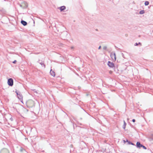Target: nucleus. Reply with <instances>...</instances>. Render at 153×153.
<instances>
[{
    "instance_id": "16",
    "label": "nucleus",
    "mask_w": 153,
    "mask_h": 153,
    "mask_svg": "<svg viewBox=\"0 0 153 153\" xmlns=\"http://www.w3.org/2000/svg\"><path fill=\"white\" fill-rule=\"evenodd\" d=\"M112 72L111 71H109V73L110 74H111L112 73Z\"/></svg>"
},
{
    "instance_id": "10",
    "label": "nucleus",
    "mask_w": 153,
    "mask_h": 153,
    "mask_svg": "<svg viewBox=\"0 0 153 153\" xmlns=\"http://www.w3.org/2000/svg\"><path fill=\"white\" fill-rule=\"evenodd\" d=\"M126 122H125V121H124V125H123V128L125 129V128H126Z\"/></svg>"
},
{
    "instance_id": "20",
    "label": "nucleus",
    "mask_w": 153,
    "mask_h": 153,
    "mask_svg": "<svg viewBox=\"0 0 153 153\" xmlns=\"http://www.w3.org/2000/svg\"><path fill=\"white\" fill-rule=\"evenodd\" d=\"M18 98H19V95H18Z\"/></svg>"
},
{
    "instance_id": "15",
    "label": "nucleus",
    "mask_w": 153,
    "mask_h": 153,
    "mask_svg": "<svg viewBox=\"0 0 153 153\" xmlns=\"http://www.w3.org/2000/svg\"><path fill=\"white\" fill-rule=\"evenodd\" d=\"M135 119H133V120H132V122H135Z\"/></svg>"
},
{
    "instance_id": "4",
    "label": "nucleus",
    "mask_w": 153,
    "mask_h": 153,
    "mask_svg": "<svg viewBox=\"0 0 153 153\" xmlns=\"http://www.w3.org/2000/svg\"><path fill=\"white\" fill-rule=\"evenodd\" d=\"M108 65L109 67L111 68H113L114 67V64L110 61L108 62Z\"/></svg>"
},
{
    "instance_id": "9",
    "label": "nucleus",
    "mask_w": 153,
    "mask_h": 153,
    "mask_svg": "<svg viewBox=\"0 0 153 153\" xmlns=\"http://www.w3.org/2000/svg\"><path fill=\"white\" fill-rule=\"evenodd\" d=\"M65 9V6H62L60 7V10L61 11Z\"/></svg>"
},
{
    "instance_id": "6",
    "label": "nucleus",
    "mask_w": 153,
    "mask_h": 153,
    "mask_svg": "<svg viewBox=\"0 0 153 153\" xmlns=\"http://www.w3.org/2000/svg\"><path fill=\"white\" fill-rule=\"evenodd\" d=\"M136 145H137V146L139 148L142 147V145H143L141 144L139 142H137V143Z\"/></svg>"
},
{
    "instance_id": "21",
    "label": "nucleus",
    "mask_w": 153,
    "mask_h": 153,
    "mask_svg": "<svg viewBox=\"0 0 153 153\" xmlns=\"http://www.w3.org/2000/svg\"><path fill=\"white\" fill-rule=\"evenodd\" d=\"M19 95V96H20V97H21L20 95Z\"/></svg>"
},
{
    "instance_id": "17",
    "label": "nucleus",
    "mask_w": 153,
    "mask_h": 153,
    "mask_svg": "<svg viewBox=\"0 0 153 153\" xmlns=\"http://www.w3.org/2000/svg\"><path fill=\"white\" fill-rule=\"evenodd\" d=\"M135 45H138V44H137V43H135Z\"/></svg>"
},
{
    "instance_id": "13",
    "label": "nucleus",
    "mask_w": 153,
    "mask_h": 153,
    "mask_svg": "<svg viewBox=\"0 0 153 153\" xmlns=\"http://www.w3.org/2000/svg\"><path fill=\"white\" fill-rule=\"evenodd\" d=\"M142 147H143L144 149H146V148L144 146L142 145Z\"/></svg>"
},
{
    "instance_id": "7",
    "label": "nucleus",
    "mask_w": 153,
    "mask_h": 153,
    "mask_svg": "<svg viewBox=\"0 0 153 153\" xmlns=\"http://www.w3.org/2000/svg\"><path fill=\"white\" fill-rule=\"evenodd\" d=\"M50 73L51 74V75H52V76H55V72L53 71H52L51 70L50 71Z\"/></svg>"
},
{
    "instance_id": "1",
    "label": "nucleus",
    "mask_w": 153,
    "mask_h": 153,
    "mask_svg": "<svg viewBox=\"0 0 153 153\" xmlns=\"http://www.w3.org/2000/svg\"><path fill=\"white\" fill-rule=\"evenodd\" d=\"M26 104L27 107L28 108H32L34 106L35 102L33 100L29 99L26 102Z\"/></svg>"
},
{
    "instance_id": "14",
    "label": "nucleus",
    "mask_w": 153,
    "mask_h": 153,
    "mask_svg": "<svg viewBox=\"0 0 153 153\" xmlns=\"http://www.w3.org/2000/svg\"><path fill=\"white\" fill-rule=\"evenodd\" d=\"M16 60H15L13 62V63H16Z\"/></svg>"
},
{
    "instance_id": "8",
    "label": "nucleus",
    "mask_w": 153,
    "mask_h": 153,
    "mask_svg": "<svg viewBox=\"0 0 153 153\" xmlns=\"http://www.w3.org/2000/svg\"><path fill=\"white\" fill-rule=\"evenodd\" d=\"M21 23L24 26H25L27 24V22L23 20H22L21 21Z\"/></svg>"
},
{
    "instance_id": "3",
    "label": "nucleus",
    "mask_w": 153,
    "mask_h": 153,
    "mask_svg": "<svg viewBox=\"0 0 153 153\" xmlns=\"http://www.w3.org/2000/svg\"><path fill=\"white\" fill-rule=\"evenodd\" d=\"M8 84L9 85L12 86L13 85V80L11 78H10L8 80Z\"/></svg>"
},
{
    "instance_id": "18",
    "label": "nucleus",
    "mask_w": 153,
    "mask_h": 153,
    "mask_svg": "<svg viewBox=\"0 0 153 153\" xmlns=\"http://www.w3.org/2000/svg\"><path fill=\"white\" fill-rule=\"evenodd\" d=\"M21 100H21V102H22V103H23V100H22V99Z\"/></svg>"
},
{
    "instance_id": "5",
    "label": "nucleus",
    "mask_w": 153,
    "mask_h": 153,
    "mask_svg": "<svg viewBox=\"0 0 153 153\" xmlns=\"http://www.w3.org/2000/svg\"><path fill=\"white\" fill-rule=\"evenodd\" d=\"M0 153H9V151L7 149H3L1 151Z\"/></svg>"
},
{
    "instance_id": "12",
    "label": "nucleus",
    "mask_w": 153,
    "mask_h": 153,
    "mask_svg": "<svg viewBox=\"0 0 153 153\" xmlns=\"http://www.w3.org/2000/svg\"><path fill=\"white\" fill-rule=\"evenodd\" d=\"M145 4L146 5H147L149 4V2L148 1H146L145 2Z\"/></svg>"
},
{
    "instance_id": "11",
    "label": "nucleus",
    "mask_w": 153,
    "mask_h": 153,
    "mask_svg": "<svg viewBox=\"0 0 153 153\" xmlns=\"http://www.w3.org/2000/svg\"><path fill=\"white\" fill-rule=\"evenodd\" d=\"M144 13V11L143 10H141L140 12V14H143Z\"/></svg>"
},
{
    "instance_id": "2",
    "label": "nucleus",
    "mask_w": 153,
    "mask_h": 153,
    "mask_svg": "<svg viewBox=\"0 0 153 153\" xmlns=\"http://www.w3.org/2000/svg\"><path fill=\"white\" fill-rule=\"evenodd\" d=\"M111 57L113 61H115L116 60V56L114 53H111Z\"/></svg>"
},
{
    "instance_id": "19",
    "label": "nucleus",
    "mask_w": 153,
    "mask_h": 153,
    "mask_svg": "<svg viewBox=\"0 0 153 153\" xmlns=\"http://www.w3.org/2000/svg\"><path fill=\"white\" fill-rule=\"evenodd\" d=\"M100 48H101V46H100L99 47V49H100Z\"/></svg>"
}]
</instances>
